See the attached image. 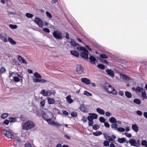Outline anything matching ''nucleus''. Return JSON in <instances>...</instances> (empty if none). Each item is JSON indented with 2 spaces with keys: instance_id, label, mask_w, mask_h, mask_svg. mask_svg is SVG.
<instances>
[{
  "instance_id": "2eb2a0df",
  "label": "nucleus",
  "mask_w": 147,
  "mask_h": 147,
  "mask_svg": "<svg viewBox=\"0 0 147 147\" xmlns=\"http://www.w3.org/2000/svg\"><path fill=\"white\" fill-rule=\"evenodd\" d=\"M18 59L20 63H27L26 61L22 57L20 56H19L18 57Z\"/></svg>"
},
{
  "instance_id": "3c124183",
  "label": "nucleus",
  "mask_w": 147,
  "mask_h": 147,
  "mask_svg": "<svg viewBox=\"0 0 147 147\" xmlns=\"http://www.w3.org/2000/svg\"><path fill=\"white\" fill-rule=\"evenodd\" d=\"M98 67L99 68L102 69H104L105 68V66L104 65L99 64L98 65Z\"/></svg>"
},
{
  "instance_id": "f8f14e48",
  "label": "nucleus",
  "mask_w": 147,
  "mask_h": 147,
  "mask_svg": "<svg viewBox=\"0 0 147 147\" xmlns=\"http://www.w3.org/2000/svg\"><path fill=\"white\" fill-rule=\"evenodd\" d=\"M80 108L81 110L84 112L87 113L88 112V109L82 104L80 105Z\"/></svg>"
},
{
  "instance_id": "f257e3e1",
  "label": "nucleus",
  "mask_w": 147,
  "mask_h": 147,
  "mask_svg": "<svg viewBox=\"0 0 147 147\" xmlns=\"http://www.w3.org/2000/svg\"><path fill=\"white\" fill-rule=\"evenodd\" d=\"M35 124L32 121L29 120L24 123L22 125V129L24 130H28L34 127Z\"/></svg>"
},
{
  "instance_id": "79ce46f5",
  "label": "nucleus",
  "mask_w": 147,
  "mask_h": 147,
  "mask_svg": "<svg viewBox=\"0 0 147 147\" xmlns=\"http://www.w3.org/2000/svg\"><path fill=\"white\" fill-rule=\"evenodd\" d=\"M119 132H123L125 131V129L123 127L118 128L117 129Z\"/></svg>"
},
{
  "instance_id": "4d7b16f0",
  "label": "nucleus",
  "mask_w": 147,
  "mask_h": 147,
  "mask_svg": "<svg viewBox=\"0 0 147 147\" xmlns=\"http://www.w3.org/2000/svg\"><path fill=\"white\" fill-rule=\"evenodd\" d=\"M24 147H32L31 144L30 143L26 144H24Z\"/></svg>"
},
{
  "instance_id": "8fccbe9b",
  "label": "nucleus",
  "mask_w": 147,
  "mask_h": 147,
  "mask_svg": "<svg viewBox=\"0 0 147 147\" xmlns=\"http://www.w3.org/2000/svg\"><path fill=\"white\" fill-rule=\"evenodd\" d=\"M100 57L101 58L103 59H107L108 57L107 56L104 54H102L100 55Z\"/></svg>"
},
{
  "instance_id": "5701e85b",
  "label": "nucleus",
  "mask_w": 147,
  "mask_h": 147,
  "mask_svg": "<svg viewBox=\"0 0 147 147\" xmlns=\"http://www.w3.org/2000/svg\"><path fill=\"white\" fill-rule=\"evenodd\" d=\"M66 98L68 102L69 103H71L73 102V100L71 98V96L70 95H68Z\"/></svg>"
},
{
  "instance_id": "774afa93",
  "label": "nucleus",
  "mask_w": 147,
  "mask_h": 147,
  "mask_svg": "<svg viewBox=\"0 0 147 147\" xmlns=\"http://www.w3.org/2000/svg\"><path fill=\"white\" fill-rule=\"evenodd\" d=\"M104 125L106 127L108 128L110 126V125L107 122H104Z\"/></svg>"
},
{
  "instance_id": "473e14b6",
  "label": "nucleus",
  "mask_w": 147,
  "mask_h": 147,
  "mask_svg": "<svg viewBox=\"0 0 147 147\" xmlns=\"http://www.w3.org/2000/svg\"><path fill=\"white\" fill-rule=\"evenodd\" d=\"M0 38L2 40L4 41L5 42H6L7 41V38L1 34L0 35Z\"/></svg>"
},
{
  "instance_id": "4be33fe9",
  "label": "nucleus",
  "mask_w": 147,
  "mask_h": 147,
  "mask_svg": "<svg viewBox=\"0 0 147 147\" xmlns=\"http://www.w3.org/2000/svg\"><path fill=\"white\" fill-rule=\"evenodd\" d=\"M53 111L54 114H59L60 113V111L56 108H53Z\"/></svg>"
},
{
  "instance_id": "4c0bfd02",
  "label": "nucleus",
  "mask_w": 147,
  "mask_h": 147,
  "mask_svg": "<svg viewBox=\"0 0 147 147\" xmlns=\"http://www.w3.org/2000/svg\"><path fill=\"white\" fill-rule=\"evenodd\" d=\"M9 26V27L12 29H16L17 28V26L16 25L10 24Z\"/></svg>"
},
{
  "instance_id": "49530a36",
  "label": "nucleus",
  "mask_w": 147,
  "mask_h": 147,
  "mask_svg": "<svg viewBox=\"0 0 147 147\" xmlns=\"http://www.w3.org/2000/svg\"><path fill=\"white\" fill-rule=\"evenodd\" d=\"M109 141H108L105 140L103 142V144L105 146H108L109 145Z\"/></svg>"
},
{
  "instance_id": "c756f323",
  "label": "nucleus",
  "mask_w": 147,
  "mask_h": 147,
  "mask_svg": "<svg viewBox=\"0 0 147 147\" xmlns=\"http://www.w3.org/2000/svg\"><path fill=\"white\" fill-rule=\"evenodd\" d=\"M34 76L36 78L40 79L42 77L41 75L37 72H35L34 74Z\"/></svg>"
},
{
  "instance_id": "c85d7f7f",
  "label": "nucleus",
  "mask_w": 147,
  "mask_h": 147,
  "mask_svg": "<svg viewBox=\"0 0 147 147\" xmlns=\"http://www.w3.org/2000/svg\"><path fill=\"white\" fill-rule=\"evenodd\" d=\"M117 123H112L111 125V127L114 130H117L118 128L117 127Z\"/></svg>"
},
{
  "instance_id": "6ab92c4d",
  "label": "nucleus",
  "mask_w": 147,
  "mask_h": 147,
  "mask_svg": "<svg viewBox=\"0 0 147 147\" xmlns=\"http://www.w3.org/2000/svg\"><path fill=\"white\" fill-rule=\"evenodd\" d=\"M89 116L88 117H91V118H92V119L93 120V119H96L98 117V116L97 114H96L92 113H89Z\"/></svg>"
},
{
  "instance_id": "a18cd8bd",
  "label": "nucleus",
  "mask_w": 147,
  "mask_h": 147,
  "mask_svg": "<svg viewBox=\"0 0 147 147\" xmlns=\"http://www.w3.org/2000/svg\"><path fill=\"white\" fill-rule=\"evenodd\" d=\"M39 78H36L34 77L33 78V81L35 83L37 82H40V80L39 79Z\"/></svg>"
},
{
  "instance_id": "e433bc0d",
  "label": "nucleus",
  "mask_w": 147,
  "mask_h": 147,
  "mask_svg": "<svg viewBox=\"0 0 147 147\" xmlns=\"http://www.w3.org/2000/svg\"><path fill=\"white\" fill-rule=\"evenodd\" d=\"M93 134L95 136H99L102 134V132L100 131H97L93 133Z\"/></svg>"
},
{
  "instance_id": "1a4fd4ad",
  "label": "nucleus",
  "mask_w": 147,
  "mask_h": 147,
  "mask_svg": "<svg viewBox=\"0 0 147 147\" xmlns=\"http://www.w3.org/2000/svg\"><path fill=\"white\" fill-rule=\"evenodd\" d=\"M129 143L131 144V146H136L137 147V144L136 143V140L134 139H130L129 140Z\"/></svg>"
},
{
  "instance_id": "dca6fc26",
  "label": "nucleus",
  "mask_w": 147,
  "mask_h": 147,
  "mask_svg": "<svg viewBox=\"0 0 147 147\" xmlns=\"http://www.w3.org/2000/svg\"><path fill=\"white\" fill-rule=\"evenodd\" d=\"M96 111L98 113L101 115H104L105 113V111L99 108H96Z\"/></svg>"
},
{
  "instance_id": "a878e982",
  "label": "nucleus",
  "mask_w": 147,
  "mask_h": 147,
  "mask_svg": "<svg viewBox=\"0 0 147 147\" xmlns=\"http://www.w3.org/2000/svg\"><path fill=\"white\" fill-rule=\"evenodd\" d=\"M125 95L127 97L129 98H130L132 97L131 93L130 92L127 91H126L125 92Z\"/></svg>"
},
{
  "instance_id": "f704fd0d",
  "label": "nucleus",
  "mask_w": 147,
  "mask_h": 147,
  "mask_svg": "<svg viewBox=\"0 0 147 147\" xmlns=\"http://www.w3.org/2000/svg\"><path fill=\"white\" fill-rule=\"evenodd\" d=\"M8 40L12 45H14L16 44V42L11 38H8Z\"/></svg>"
},
{
  "instance_id": "c9c22d12",
  "label": "nucleus",
  "mask_w": 147,
  "mask_h": 147,
  "mask_svg": "<svg viewBox=\"0 0 147 147\" xmlns=\"http://www.w3.org/2000/svg\"><path fill=\"white\" fill-rule=\"evenodd\" d=\"M40 93L44 96H47V91L46 92L44 90H42L41 91Z\"/></svg>"
},
{
  "instance_id": "bb28decb",
  "label": "nucleus",
  "mask_w": 147,
  "mask_h": 147,
  "mask_svg": "<svg viewBox=\"0 0 147 147\" xmlns=\"http://www.w3.org/2000/svg\"><path fill=\"white\" fill-rule=\"evenodd\" d=\"M109 121L112 123H117L116 119L114 117H111L109 119Z\"/></svg>"
},
{
  "instance_id": "13d9d810",
  "label": "nucleus",
  "mask_w": 147,
  "mask_h": 147,
  "mask_svg": "<svg viewBox=\"0 0 147 147\" xmlns=\"http://www.w3.org/2000/svg\"><path fill=\"white\" fill-rule=\"evenodd\" d=\"M62 112L63 115L65 116H67L69 114L65 110H62Z\"/></svg>"
},
{
  "instance_id": "37998d69",
  "label": "nucleus",
  "mask_w": 147,
  "mask_h": 147,
  "mask_svg": "<svg viewBox=\"0 0 147 147\" xmlns=\"http://www.w3.org/2000/svg\"><path fill=\"white\" fill-rule=\"evenodd\" d=\"M141 144L144 146H146L147 145V142L145 140H143L142 141Z\"/></svg>"
},
{
  "instance_id": "bf43d9fd",
  "label": "nucleus",
  "mask_w": 147,
  "mask_h": 147,
  "mask_svg": "<svg viewBox=\"0 0 147 147\" xmlns=\"http://www.w3.org/2000/svg\"><path fill=\"white\" fill-rule=\"evenodd\" d=\"M43 30L44 31L47 33H49L50 32L49 30L47 28H44Z\"/></svg>"
},
{
  "instance_id": "9d476101",
  "label": "nucleus",
  "mask_w": 147,
  "mask_h": 147,
  "mask_svg": "<svg viewBox=\"0 0 147 147\" xmlns=\"http://www.w3.org/2000/svg\"><path fill=\"white\" fill-rule=\"evenodd\" d=\"M81 81L82 82L87 84H88L90 83V80L87 78H83L81 79Z\"/></svg>"
},
{
  "instance_id": "9b49d317",
  "label": "nucleus",
  "mask_w": 147,
  "mask_h": 147,
  "mask_svg": "<svg viewBox=\"0 0 147 147\" xmlns=\"http://www.w3.org/2000/svg\"><path fill=\"white\" fill-rule=\"evenodd\" d=\"M106 72L109 75L111 76L112 77H113L114 76V72L111 69H108L106 70Z\"/></svg>"
},
{
  "instance_id": "a19ab883",
  "label": "nucleus",
  "mask_w": 147,
  "mask_h": 147,
  "mask_svg": "<svg viewBox=\"0 0 147 147\" xmlns=\"http://www.w3.org/2000/svg\"><path fill=\"white\" fill-rule=\"evenodd\" d=\"M83 94L84 95H86L88 96H92L91 94L88 92L86 91H84V92Z\"/></svg>"
},
{
  "instance_id": "69168bd1",
  "label": "nucleus",
  "mask_w": 147,
  "mask_h": 147,
  "mask_svg": "<svg viewBox=\"0 0 147 147\" xmlns=\"http://www.w3.org/2000/svg\"><path fill=\"white\" fill-rule=\"evenodd\" d=\"M118 94L121 96H123L124 95L123 92L122 91H120L118 92Z\"/></svg>"
},
{
  "instance_id": "58836bf2",
  "label": "nucleus",
  "mask_w": 147,
  "mask_h": 147,
  "mask_svg": "<svg viewBox=\"0 0 147 147\" xmlns=\"http://www.w3.org/2000/svg\"><path fill=\"white\" fill-rule=\"evenodd\" d=\"M25 15L27 17L29 18H32L33 16L32 14L29 13H26Z\"/></svg>"
},
{
  "instance_id": "de8ad7c7",
  "label": "nucleus",
  "mask_w": 147,
  "mask_h": 147,
  "mask_svg": "<svg viewBox=\"0 0 147 147\" xmlns=\"http://www.w3.org/2000/svg\"><path fill=\"white\" fill-rule=\"evenodd\" d=\"M99 121L102 123H104L105 121V119L102 117H100L99 118Z\"/></svg>"
},
{
  "instance_id": "680f3d73",
  "label": "nucleus",
  "mask_w": 147,
  "mask_h": 147,
  "mask_svg": "<svg viewBox=\"0 0 147 147\" xmlns=\"http://www.w3.org/2000/svg\"><path fill=\"white\" fill-rule=\"evenodd\" d=\"M105 115L107 117H109L111 115V113L109 111H107L106 112Z\"/></svg>"
},
{
  "instance_id": "6e6552de",
  "label": "nucleus",
  "mask_w": 147,
  "mask_h": 147,
  "mask_svg": "<svg viewBox=\"0 0 147 147\" xmlns=\"http://www.w3.org/2000/svg\"><path fill=\"white\" fill-rule=\"evenodd\" d=\"M88 51L86 50L82 52L80 54V55L84 58L88 59Z\"/></svg>"
},
{
  "instance_id": "412c9836",
  "label": "nucleus",
  "mask_w": 147,
  "mask_h": 147,
  "mask_svg": "<svg viewBox=\"0 0 147 147\" xmlns=\"http://www.w3.org/2000/svg\"><path fill=\"white\" fill-rule=\"evenodd\" d=\"M71 45L73 47L76 46H79L78 44L76 43L75 41L73 39H71L70 42Z\"/></svg>"
},
{
  "instance_id": "4468645a",
  "label": "nucleus",
  "mask_w": 147,
  "mask_h": 147,
  "mask_svg": "<svg viewBox=\"0 0 147 147\" xmlns=\"http://www.w3.org/2000/svg\"><path fill=\"white\" fill-rule=\"evenodd\" d=\"M55 93V91L53 90H48L47 91V96L54 95Z\"/></svg>"
},
{
  "instance_id": "72a5a7b5",
  "label": "nucleus",
  "mask_w": 147,
  "mask_h": 147,
  "mask_svg": "<svg viewBox=\"0 0 147 147\" xmlns=\"http://www.w3.org/2000/svg\"><path fill=\"white\" fill-rule=\"evenodd\" d=\"M144 89L142 88H141L139 86H138L137 87V88H136V90L137 91V92H142V91H143Z\"/></svg>"
},
{
  "instance_id": "052dcab7",
  "label": "nucleus",
  "mask_w": 147,
  "mask_h": 147,
  "mask_svg": "<svg viewBox=\"0 0 147 147\" xmlns=\"http://www.w3.org/2000/svg\"><path fill=\"white\" fill-rule=\"evenodd\" d=\"M125 134L128 138H130L131 136V135L130 134H129L127 132L125 133Z\"/></svg>"
},
{
  "instance_id": "338daca9",
  "label": "nucleus",
  "mask_w": 147,
  "mask_h": 147,
  "mask_svg": "<svg viewBox=\"0 0 147 147\" xmlns=\"http://www.w3.org/2000/svg\"><path fill=\"white\" fill-rule=\"evenodd\" d=\"M47 81L44 79H40V82L41 83H45L47 82Z\"/></svg>"
},
{
  "instance_id": "f03ea898",
  "label": "nucleus",
  "mask_w": 147,
  "mask_h": 147,
  "mask_svg": "<svg viewBox=\"0 0 147 147\" xmlns=\"http://www.w3.org/2000/svg\"><path fill=\"white\" fill-rule=\"evenodd\" d=\"M104 88L109 93L116 95L117 93L114 88L109 83H106L104 86Z\"/></svg>"
},
{
  "instance_id": "aec40b11",
  "label": "nucleus",
  "mask_w": 147,
  "mask_h": 147,
  "mask_svg": "<svg viewBox=\"0 0 147 147\" xmlns=\"http://www.w3.org/2000/svg\"><path fill=\"white\" fill-rule=\"evenodd\" d=\"M91 117H87V119L88 120V125L89 126H92L93 123V120Z\"/></svg>"
},
{
  "instance_id": "ea45409f",
  "label": "nucleus",
  "mask_w": 147,
  "mask_h": 147,
  "mask_svg": "<svg viewBox=\"0 0 147 147\" xmlns=\"http://www.w3.org/2000/svg\"><path fill=\"white\" fill-rule=\"evenodd\" d=\"M92 127L94 129L96 130L99 128V126L97 124H94L93 125Z\"/></svg>"
},
{
  "instance_id": "09e8293b",
  "label": "nucleus",
  "mask_w": 147,
  "mask_h": 147,
  "mask_svg": "<svg viewBox=\"0 0 147 147\" xmlns=\"http://www.w3.org/2000/svg\"><path fill=\"white\" fill-rule=\"evenodd\" d=\"M5 71V69L4 67H1L0 69V73L1 74H2Z\"/></svg>"
},
{
  "instance_id": "2f4dec72",
  "label": "nucleus",
  "mask_w": 147,
  "mask_h": 147,
  "mask_svg": "<svg viewBox=\"0 0 147 147\" xmlns=\"http://www.w3.org/2000/svg\"><path fill=\"white\" fill-rule=\"evenodd\" d=\"M133 102L134 103L139 105L141 103V101L139 99H135L134 100Z\"/></svg>"
},
{
  "instance_id": "603ef678",
  "label": "nucleus",
  "mask_w": 147,
  "mask_h": 147,
  "mask_svg": "<svg viewBox=\"0 0 147 147\" xmlns=\"http://www.w3.org/2000/svg\"><path fill=\"white\" fill-rule=\"evenodd\" d=\"M8 116V114L7 113H4L2 114L1 115V117L3 119H5Z\"/></svg>"
},
{
  "instance_id": "39448f33",
  "label": "nucleus",
  "mask_w": 147,
  "mask_h": 147,
  "mask_svg": "<svg viewBox=\"0 0 147 147\" xmlns=\"http://www.w3.org/2000/svg\"><path fill=\"white\" fill-rule=\"evenodd\" d=\"M34 22L39 27L42 28L43 25V23L42 20L39 18H36L34 19Z\"/></svg>"
},
{
  "instance_id": "423d86ee",
  "label": "nucleus",
  "mask_w": 147,
  "mask_h": 147,
  "mask_svg": "<svg viewBox=\"0 0 147 147\" xmlns=\"http://www.w3.org/2000/svg\"><path fill=\"white\" fill-rule=\"evenodd\" d=\"M53 34L54 37L57 39H60L61 38V33L58 31H54Z\"/></svg>"
},
{
  "instance_id": "7ed1b4c3",
  "label": "nucleus",
  "mask_w": 147,
  "mask_h": 147,
  "mask_svg": "<svg viewBox=\"0 0 147 147\" xmlns=\"http://www.w3.org/2000/svg\"><path fill=\"white\" fill-rule=\"evenodd\" d=\"M1 131L6 137L11 139L13 138L14 135L11 131L3 129Z\"/></svg>"
},
{
  "instance_id": "6e6d98bb",
  "label": "nucleus",
  "mask_w": 147,
  "mask_h": 147,
  "mask_svg": "<svg viewBox=\"0 0 147 147\" xmlns=\"http://www.w3.org/2000/svg\"><path fill=\"white\" fill-rule=\"evenodd\" d=\"M13 80L15 82H18L20 80V79L17 77H13Z\"/></svg>"
},
{
  "instance_id": "cd10ccee",
  "label": "nucleus",
  "mask_w": 147,
  "mask_h": 147,
  "mask_svg": "<svg viewBox=\"0 0 147 147\" xmlns=\"http://www.w3.org/2000/svg\"><path fill=\"white\" fill-rule=\"evenodd\" d=\"M125 138H118L117 141L120 143H123L125 142Z\"/></svg>"
},
{
  "instance_id": "f3484780",
  "label": "nucleus",
  "mask_w": 147,
  "mask_h": 147,
  "mask_svg": "<svg viewBox=\"0 0 147 147\" xmlns=\"http://www.w3.org/2000/svg\"><path fill=\"white\" fill-rule=\"evenodd\" d=\"M90 60V62L92 64H94L95 61H96V59L94 57L92 56L91 55H90V57L89 58Z\"/></svg>"
},
{
  "instance_id": "0eeeda50",
  "label": "nucleus",
  "mask_w": 147,
  "mask_h": 147,
  "mask_svg": "<svg viewBox=\"0 0 147 147\" xmlns=\"http://www.w3.org/2000/svg\"><path fill=\"white\" fill-rule=\"evenodd\" d=\"M84 69L83 67L80 65H77L76 67V71L79 74L83 73Z\"/></svg>"
},
{
  "instance_id": "ddd939ff",
  "label": "nucleus",
  "mask_w": 147,
  "mask_h": 147,
  "mask_svg": "<svg viewBox=\"0 0 147 147\" xmlns=\"http://www.w3.org/2000/svg\"><path fill=\"white\" fill-rule=\"evenodd\" d=\"M132 128L133 130L136 132H138L139 130L138 126L136 124H134L132 125Z\"/></svg>"
},
{
  "instance_id": "e2e57ef3",
  "label": "nucleus",
  "mask_w": 147,
  "mask_h": 147,
  "mask_svg": "<svg viewBox=\"0 0 147 147\" xmlns=\"http://www.w3.org/2000/svg\"><path fill=\"white\" fill-rule=\"evenodd\" d=\"M81 120L84 122H85V123L87 121L86 118L84 116L82 117V118L81 119Z\"/></svg>"
},
{
  "instance_id": "7c9ffc66",
  "label": "nucleus",
  "mask_w": 147,
  "mask_h": 147,
  "mask_svg": "<svg viewBox=\"0 0 147 147\" xmlns=\"http://www.w3.org/2000/svg\"><path fill=\"white\" fill-rule=\"evenodd\" d=\"M120 76L121 77H122L123 78L124 80H125L127 81H129L130 80L129 78L127 76H126L123 74H121Z\"/></svg>"
},
{
  "instance_id": "864d4df0",
  "label": "nucleus",
  "mask_w": 147,
  "mask_h": 147,
  "mask_svg": "<svg viewBox=\"0 0 147 147\" xmlns=\"http://www.w3.org/2000/svg\"><path fill=\"white\" fill-rule=\"evenodd\" d=\"M46 14L47 16L49 17V18H52V16L51 14V13L49 12L46 11Z\"/></svg>"
},
{
  "instance_id": "b1692460",
  "label": "nucleus",
  "mask_w": 147,
  "mask_h": 147,
  "mask_svg": "<svg viewBox=\"0 0 147 147\" xmlns=\"http://www.w3.org/2000/svg\"><path fill=\"white\" fill-rule=\"evenodd\" d=\"M70 52L72 55L78 57L79 56V53L75 51H71Z\"/></svg>"
},
{
  "instance_id": "0e129e2a",
  "label": "nucleus",
  "mask_w": 147,
  "mask_h": 147,
  "mask_svg": "<svg viewBox=\"0 0 147 147\" xmlns=\"http://www.w3.org/2000/svg\"><path fill=\"white\" fill-rule=\"evenodd\" d=\"M40 104L41 106L42 107H44L45 105V100H44L41 101Z\"/></svg>"
},
{
  "instance_id": "c03bdc74",
  "label": "nucleus",
  "mask_w": 147,
  "mask_h": 147,
  "mask_svg": "<svg viewBox=\"0 0 147 147\" xmlns=\"http://www.w3.org/2000/svg\"><path fill=\"white\" fill-rule=\"evenodd\" d=\"M9 121L10 122H14L16 121V118L10 117L9 119Z\"/></svg>"
},
{
  "instance_id": "393cba45",
  "label": "nucleus",
  "mask_w": 147,
  "mask_h": 147,
  "mask_svg": "<svg viewBox=\"0 0 147 147\" xmlns=\"http://www.w3.org/2000/svg\"><path fill=\"white\" fill-rule=\"evenodd\" d=\"M142 96L143 99H147V96H146V93L145 90H143L142 92Z\"/></svg>"
},
{
  "instance_id": "20e7f679",
  "label": "nucleus",
  "mask_w": 147,
  "mask_h": 147,
  "mask_svg": "<svg viewBox=\"0 0 147 147\" xmlns=\"http://www.w3.org/2000/svg\"><path fill=\"white\" fill-rule=\"evenodd\" d=\"M45 120L49 124L53 126H56L57 128H59V126H61V124H60L59 123H55L54 121L51 119H45Z\"/></svg>"
},
{
  "instance_id": "5fc2aeb1",
  "label": "nucleus",
  "mask_w": 147,
  "mask_h": 147,
  "mask_svg": "<svg viewBox=\"0 0 147 147\" xmlns=\"http://www.w3.org/2000/svg\"><path fill=\"white\" fill-rule=\"evenodd\" d=\"M71 115L73 117H76L77 115L76 112H75V111H73L72 112L71 114Z\"/></svg>"
},
{
  "instance_id": "a211bd4d",
  "label": "nucleus",
  "mask_w": 147,
  "mask_h": 147,
  "mask_svg": "<svg viewBox=\"0 0 147 147\" xmlns=\"http://www.w3.org/2000/svg\"><path fill=\"white\" fill-rule=\"evenodd\" d=\"M48 99V103L49 104H54L55 101L54 99L52 98H50L49 97L47 98Z\"/></svg>"
}]
</instances>
